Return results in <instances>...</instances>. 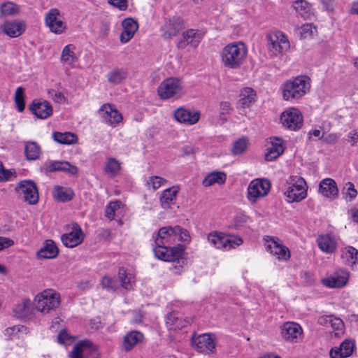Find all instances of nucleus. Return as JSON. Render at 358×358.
<instances>
[{"instance_id": "4d7b16f0", "label": "nucleus", "mask_w": 358, "mask_h": 358, "mask_svg": "<svg viewBox=\"0 0 358 358\" xmlns=\"http://www.w3.org/2000/svg\"><path fill=\"white\" fill-rule=\"evenodd\" d=\"M174 235H176V241H188L189 236L186 229L181 228L180 226H175L173 227Z\"/></svg>"}, {"instance_id": "9d476101", "label": "nucleus", "mask_w": 358, "mask_h": 358, "mask_svg": "<svg viewBox=\"0 0 358 358\" xmlns=\"http://www.w3.org/2000/svg\"><path fill=\"white\" fill-rule=\"evenodd\" d=\"M44 21L45 26L55 34H61L66 29V24L62 19L59 10L56 8H51L46 13Z\"/></svg>"}, {"instance_id": "bf43d9fd", "label": "nucleus", "mask_w": 358, "mask_h": 358, "mask_svg": "<svg viewBox=\"0 0 358 358\" xmlns=\"http://www.w3.org/2000/svg\"><path fill=\"white\" fill-rule=\"evenodd\" d=\"M315 31V27L312 24L306 23L301 27V36L303 38H311Z\"/></svg>"}, {"instance_id": "603ef678", "label": "nucleus", "mask_w": 358, "mask_h": 358, "mask_svg": "<svg viewBox=\"0 0 358 358\" xmlns=\"http://www.w3.org/2000/svg\"><path fill=\"white\" fill-rule=\"evenodd\" d=\"M248 148V140L241 138L234 143L231 152L234 155H239L244 152Z\"/></svg>"}, {"instance_id": "58836bf2", "label": "nucleus", "mask_w": 358, "mask_h": 358, "mask_svg": "<svg viewBox=\"0 0 358 358\" xmlns=\"http://www.w3.org/2000/svg\"><path fill=\"white\" fill-rule=\"evenodd\" d=\"M226 174L222 171H213L208 173L203 180L205 187H210L214 184H223L226 180Z\"/></svg>"}, {"instance_id": "4468645a", "label": "nucleus", "mask_w": 358, "mask_h": 358, "mask_svg": "<svg viewBox=\"0 0 358 358\" xmlns=\"http://www.w3.org/2000/svg\"><path fill=\"white\" fill-rule=\"evenodd\" d=\"M271 188V183L266 179L253 180L248 188V199L252 202L266 195Z\"/></svg>"}, {"instance_id": "a211bd4d", "label": "nucleus", "mask_w": 358, "mask_h": 358, "mask_svg": "<svg viewBox=\"0 0 358 358\" xmlns=\"http://www.w3.org/2000/svg\"><path fill=\"white\" fill-rule=\"evenodd\" d=\"M348 278V272L345 270H338L331 275L322 279V282L327 287L341 288L347 284Z\"/></svg>"}, {"instance_id": "cd10ccee", "label": "nucleus", "mask_w": 358, "mask_h": 358, "mask_svg": "<svg viewBox=\"0 0 358 358\" xmlns=\"http://www.w3.org/2000/svg\"><path fill=\"white\" fill-rule=\"evenodd\" d=\"M184 28V22L179 17H174L166 21L164 25V36L171 38L176 36Z\"/></svg>"}, {"instance_id": "e433bc0d", "label": "nucleus", "mask_w": 358, "mask_h": 358, "mask_svg": "<svg viewBox=\"0 0 358 358\" xmlns=\"http://www.w3.org/2000/svg\"><path fill=\"white\" fill-rule=\"evenodd\" d=\"M24 155L28 161L36 160L41 155V147L35 141L24 142Z\"/></svg>"}, {"instance_id": "774afa93", "label": "nucleus", "mask_w": 358, "mask_h": 358, "mask_svg": "<svg viewBox=\"0 0 358 358\" xmlns=\"http://www.w3.org/2000/svg\"><path fill=\"white\" fill-rule=\"evenodd\" d=\"M339 135L336 133H331L322 138V141L326 143L333 144L337 142Z\"/></svg>"}, {"instance_id": "0e129e2a", "label": "nucleus", "mask_w": 358, "mask_h": 358, "mask_svg": "<svg viewBox=\"0 0 358 358\" xmlns=\"http://www.w3.org/2000/svg\"><path fill=\"white\" fill-rule=\"evenodd\" d=\"M231 110L230 103L227 101H222L220 105V115L221 117L229 113Z\"/></svg>"}, {"instance_id": "aec40b11", "label": "nucleus", "mask_w": 358, "mask_h": 358, "mask_svg": "<svg viewBox=\"0 0 358 358\" xmlns=\"http://www.w3.org/2000/svg\"><path fill=\"white\" fill-rule=\"evenodd\" d=\"M43 167L47 172L64 171L71 175H75L78 172V168L66 161L46 162Z\"/></svg>"}, {"instance_id": "c85d7f7f", "label": "nucleus", "mask_w": 358, "mask_h": 358, "mask_svg": "<svg viewBox=\"0 0 358 358\" xmlns=\"http://www.w3.org/2000/svg\"><path fill=\"white\" fill-rule=\"evenodd\" d=\"M293 8L305 20H311L315 16L312 5L306 0H296L293 3Z\"/></svg>"}, {"instance_id": "de8ad7c7", "label": "nucleus", "mask_w": 358, "mask_h": 358, "mask_svg": "<svg viewBox=\"0 0 358 358\" xmlns=\"http://www.w3.org/2000/svg\"><path fill=\"white\" fill-rule=\"evenodd\" d=\"M127 76V72L122 69H115L107 75L108 80L113 84H119Z\"/></svg>"}, {"instance_id": "f03ea898", "label": "nucleus", "mask_w": 358, "mask_h": 358, "mask_svg": "<svg viewBox=\"0 0 358 358\" xmlns=\"http://www.w3.org/2000/svg\"><path fill=\"white\" fill-rule=\"evenodd\" d=\"M310 87V78L299 76L294 80L286 81L282 86V98L285 101H293L305 95Z\"/></svg>"}, {"instance_id": "1a4fd4ad", "label": "nucleus", "mask_w": 358, "mask_h": 358, "mask_svg": "<svg viewBox=\"0 0 358 358\" xmlns=\"http://www.w3.org/2000/svg\"><path fill=\"white\" fill-rule=\"evenodd\" d=\"M183 246L178 245L171 247L168 245H155L154 253L157 258L165 262H176L182 258L183 254Z\"/></svg>"}, {"instance_id": "f8f14e48", "label": "nucleus", "mask_w": 358, "mask_h": 358, "mask_svg": "<svg viewBox=\"0 0 358 358\" xmlns=\"http://www.w3.org/2000/svg\"><path fill=\"white\" fill-rule=\"evenodd\" d=\"M280 121L285 127L296 131L302 127L303 116L298 109L291 108L281 114Z\"/></svg>"}, {"instance_id": "7c9ffc66", "label": "nucleus", "mask_w": 358, "mask_h": 358, "mask_svg": "<svg viewBox=\"0 0 358 358\" xmlns=\"http://www.w3.org/2000/svg\"><path fill=\"white\" fill-rule=\"evenodd\" d=\"M319 192L322 196L328 198L336 196L338 189L336 182L331 178L322 180L319 185Z\"/></svg>"}, {"instance_id": "338daca9", "label": "nucleus", "mask_w": 358, "mask_h": 358, "mask_svg": "<svg viewBox=\"0 0 358 358\" xmlns=\"http://www.w3.org/2000/svg\"><path fill=\"white\" fill-rule=\"evenodd\" d=\"M348 141L350 143L352 146L358 147V131H351L349 132L348 135Z\"/></svg>"}, {"instance_id": "5fc2aeb1", "label": "nucleus", "mask_w": 358, "mask_h": 358, "mask_svg": "<svg viewBox=\"0 0 358 358\" xmlns=\"http://www.w3.org/2000/svg\"><path fill=\"white\" fill-rule=\"evenodd\" d=\"M101 284L103 287L112 291L116 290L120 286L119 281L117 279L108 276L102 278Z\"/></svg>"}, {"instance_id": "f3484780", "label": "nucleus", "mask_w": 358, "mask_h": 358, "mask_svg": "<svg viewBox=\"0 0 358 358\" xmlns=\"http://www.w3.org/2000/svg\"><path fill=\"white\" fill-rule=\"evenodd\" d=\"M192 345L195 349L203 353L212 352L215 348L214 335L203 334L192 339Z\"/></svg>"}, {"instance_id": "13d9d810", "label": "nucleus", "mask_w": 358, "mask_h": 358, "mask_svg": "<svg viewBox=\"0 0 358 358\" xmlns=\"http://www.w3.org/2000/svg\"><path fill=\"white\" fill-rule=\"evenodd\" d=\"M166 182V180L159 176H151L147 180V185L151 186L154 190L159 188Z\"/></svg>"}, {"instance_id": "423d86ee", "label": "nucleus", "mask_w": 358, "mask_h": 358, "mask_svg": "<svg viewBox=\"0 0 358 358\" xmlns=\"http://www.w3.org/2000/svg\"><path fill=\"white\" fill-rule=\"evenodd\" d=\"M268 50L271 55L277 56L289 50L290 45L286 35L280 31H274L266 36Z\"/></svg>"}, {"instance_id": "79ce46f5", "label": "nucleus", "mask_w": 358, "mask_h": 358, "mask_svg": "<svg viewBox=\"0 0 358 358\" xmlns=\"http://www.w3.org/2000/svg\"><path fill=\"white\" fill-rule=\"evenodd\" d=\"M52 137L56 142L60 144L71 145L76 143L78 141L77 136L71 132L56 131L52 134Z\"/></svg>"}, {"instance_id": "473e14b6", "label": "nucleus", "mask_w": 358, "mask_h": 358, "mask_svg": "<svg viewBox=\"0 0 358 358\" xmlns=\"http://www.w3.org/2000/svg\"><path fill=\"white\" fill-rule=\"evenodd\" d=\"M317 243L320 249L326 253H333L336 249V242L330 234L320 236Z\"/></svg>"}, {"instance_id": "a19ab883", "label": "nucleus", "mask_w": 358, "mask_h": 358, "mask_svg": "<svg viewBox=\"0 0 358 358\" xmlns=\"http://www.w3.org/2000/svg\"><path fill=\"white\" fill-rule=\"evenodd\" d=\"M118 278L121 287L127 290L131 289L135 282V277L132 273H127L124 268H120Z\"/></svg>"}, {"instance_id": "393cba45", "label": "nucleus", "mask_w": 358, "mask_h": 358, "mask_svg": "<svg viewBox=\"0 0 358 358\" xmlns=\"http://www.w3.org/2000/svg\"><path fill=\"white\" fill-rule=\"evenodd\" d=\"M176 242V235H174L172 227H162L157 236L155 237V245H168L173 244Z\"/></svg>"}, {"instance_id": "7ed1b4c3", "label": "nucleus", "mask_w": 358, "mask_h": 358, "mask_svg": "<svg viewBox=\"0 0 358 358\" xmlns=\"http://www.w3.org/2000/svg\"><path fill=\"white\" fill-rule=\"evenodd\" d=\"M34 302L38 311L47 314L59 306L60 295L54 289H45L36 295Z\"/></svg>"}, {"instance_id": "5701e85b", "label": "nucleus", "mask_w": 358, "mask_h": 358, "mask_svg": "<svg viewBox=\"0 0 358 358\" xmlns=\"http://www.w3.org/2000/svg\"><path fill=\"white\" fill-rule=\"evenodd\" d=\"M29 108L36 117L40 119H45L52 113V108L47 101L34 100Z\"/></svg>"}, {"instance_id": "052dcab7", "label": "nucleus", "mask_w": 358, "mask_h": 358, "mask_svg": "<svg viewBox=\"0 0 358 358\" xmlns=\"http://www.w3.org/2000/svg\"><path fill=\"white\" fill-rule=\"evenodd\" d=\"M343 191L345 197H349L350 200L355 199L357 194V192L355 189L354 185L350 182L345 184Z\"/></svg>"}, {"instance_id": "2f4dec72", "label": "nucleus", "mask_w": 358, "mask_h": 358, "mask_svg": "<svg viewBox=\"0 0 358 358\" xmlns=\"http://www.w3.org/2000/svg\"><path fill=\"white\" fill-rule=\"evenodd\" d=\"M143 335L137 331L129 332L124 336L122 348L126 352L130 351L136 344L141 342Z\"/></svg>"}, {"instance_id": "6e6552de", "label": "nucleus", "mask_w": 358, "mask_h": 358, "mask_svg": "<svg viewBox=\"0 0 358 358\" xmlns=\"http://www.w3.org/2000/svg\"><path fill=\"white\" fill-rule=\"evenodd\" d=\"M85 238V234L77 223L66 226V232L61 236V241L66 248H74L80 245Z\"/></svg>"}, {"instance_id": "9b49d317", "label": "nucleus", "mask_w": 358, "mask_h": 358, "mask_svg": "<svg viewBox=\"0 0 358 358\" xmlns=\"http://www.w3.org/2000/svg\"><path fill=\"white\" fill-rule=\"evenodd\" d=\"M15 190L23 195L25 201L29 204H36L38 201L39 196L36 185L32 180H22L20 182Z\"/></svg>"}, {"instance_id": "c756f323", "label": "nucleus", "mask_w": 358, "mask_h": 358, "mask_svg": "<svg viewBox=\"0 0 358 358\" xmlns=\"http://www.w3.org/2000/svg\"><path fill=\"white\" fill-rule=\"evenodd\" d=\"M284 150L282 140L278 138H273L271 140V145L265 153V159L266 161H272L278 158L283 153Z\"/></svg>"}, {"instance_id": "ddd939ff", "label": "nucleus", "mask_w": 358, "mask_h": 358, "mask_svg": "<svg viewBox=\"0 0 358 358\" xmlns=\"http://www.w3.org/2000/svg\"><path fill=\"white\" fill-rule=\"evenodd\" d=\"M266 250L279 260L286 261L290 257L288 248L283 245L279 239L274 237H267L265 239Z\"/></svg>"}, {"instance_id": "c03bdc74", "label": "nucleus", "mask_w": 358, "mask_h": 358, "mask_svg": "<svg viewBox=\"0 0 358 358\" xmlns=\"http://www.w3.org/2000/svg\"><path fill=\"white\" fill-rule=\"evenodd\" d=\"M121 169V164L115 158L110 157L107 159L103 171L106 174H110L111 176L117 175Z\"/></svg>"}, {"instance_id": "0eeeda50", "label": "nucleus", "mask_w": 358, "mask_h": 358, "mask_svg": "<svg viewBox=\"0 0 358 358\" xmlns=\"http://www.w3.org/2000/svg\"><path fill=\"white\" fill-rule=\"evenodd\" d=\"M307 185L299 176H292L285 192L289 202H299L307 196Z\"/></svg>"}, {"instance_id": "e2e57ef3", "label": "nucleus", "mask_w": 358, "mask_h": 358, "mask_svg": "<svg viewBox=\"0 0 358 358\" xmlns=\"http://www.w3.org/2000/svg\"><path fill=\"white\" fill-rule=\"evenodd\" d=\"M108 2L120 10H125L128 6L127 0H108Z\"/></svg>"}, {"instance_id": "3c124183", "label": "nucleus", "mask_w": 358, "mask_h": 358, "mask_svg": "<svg viewBox=\"0 0 358 358\" xmlns=\"http://www.w3.org/2000/svg\"><path fill=\"white\" fill-rule=\"evenodd\" d=\"M15 103L19 112L21 113L24 110V89L22 87H18L15 90Z\"/></svg>"}, {"instance_id": "dca6fc26", "label": "nucleus", "mask_w": 358, "mask_h": 358, "mask_svg": "<svg viewBox=\"0 0 358 358\" xmlns=\"http://www.w3.org/2000/svg\"><path fill=\"white\" fill-rule=\"evenodd\" d=\"M302 332V328L296 322H287L281 326V336L284 340L289 343H297Z\"/></svg>"}, {"instance_id": "49530a36", "label": "nucleus", "mask_w": 358, "mask_h": 358, "mask_svg": "<svg viewBox=\"0 0 358 358\" xmlns=\"http://www.w3.org/2000/svg\"><path fill=\"white\" fill-rule=\"evenodd\" d=\"M342 258L349 264L354 265L358 263V250L351 246L347 247L342 251Z\"/></svg>"}, {"instance_id": "39448f33", "label": "nucleus", "mask_w": 358, "mask_h": 358, "mask_svg": "<svg viewBox=\"0 0 358 358\" xmlns=\"http://www.w3.org/2000/svg\"><path fill=\"white\" fill-rule=\"evenodd\" d=\"M183 93V83L176 77H171L163 80L157 87L158 96L162 99L178 97Z\"/></svg>"}, {"instance_id": "72a5a7b5", "label": "nucleus", "mask_w": 358, "mask_h": 358, "mask_svg": "<svg viewBox=\"0 0 358 358\" xmlns=\"http://www.w3.org/2000/svg\"><path fill=\"white\" fill-rule=\"evenodd\" d=\"M58 249L52 240L45 241V245L37 252L38 259H52L58 255Z\"/></svg>"}, {"instance_id": "f257e3e1", "label": "nucleus", "mask_w": 358, "mask_h": 358, "mask_svg": "<svg viewBox=\"0 0 358 358\" xmlns=\"http://www.w3.org/2000/svg\"><path fill=\"white\" fill-rule=\"evenodd\" d=\"M248 49L242 42L227 45L221 53L222 62L229 69H238L246 57Z\"/></svg>"}, {"instance_id": "680f3d73", "label": "nucleus", "mask_w": 358, "mask_h": 358, "mask_svg": "<svg viewBox=\"0 0 358 358\" xmlns=\"http://www.w3.org/2000/svg\"><path fill=\"white\" fill-rule=\"evenodd\" d=\"M48 94L53 99V101L56 103H61L65 101V96L64 94L61 92H58L55 90H50L48 91Z\"/></svg>"}, {"instance_id": "8fccbe9b", "label": "nucleus", "mask_w": 358, "mask_h": 358, "mask_svg": "<svg viewBox=\"0 0 358 358\" xmlns=\"http://www.w3.org/2000/svg\"><path fill=\"white\" fill-rule=\"evenodd\" d=\"M122 202L120 201H111L106 208L105 215L110 220H113L115 216V213L122 206Z\"/></svg>"}, {"instance_id": "a18cd8bd", "label": "nucleus", "mask_w": 358, "mask_h": 358, "mask_svg": "<svg viewBox=\"0 0 358 358\" xmlns=\"http://www.w3.org/2000/svg\"><path fill=\"white\" fill-rule=\"evenodd\" d=\"M330 325L332 329V331L330 332L331 337L339 338L344 334V323L340 318L333 317V319L330 320Z\"/></svg>"}, {"instance_id": "f704fd0d", "label": "nucleus", "mask_w": 358, "mask_h": 358, "mask_svg": "<svg viewBox=\"0 0 358 358\" xmlns=\"http://www.w3.org/2000/svg\"><path fill=\"white\" fill-rule=\"evenodd\" d=\"M33 308L29 299H23L13 308V312L17 317L25 318L32 314Z\"/></svg>"}, {"instance_id": "37998d69", "label": "nucleus", "mask_w": 358, "mask_h": 358, "mask_svg": "<svg viewBox=\"0 0 358 358\" xmlns=\"http://www.w3.org/2000/svg\"><path fill=\"white\" fill-rule=\"evenodd\" d=\"M73 192L71 189L56 186L53 190L54 198L61 202H66L71 200Z\"/></svg>"}, {"instance_id": "c9c22d12", "label": "nucleus", "mask_w": 358, "mask_h": 358, "mask_svg": "<svg viewBox=\"0 0 358 358\" xmlns=\"http://www.w3.org/2000/svg\"><path fill=\"white\" fill-rule=\"evenodd\" d=\"M178 192V190L175 187L165 189L160 197L162 207L164 209L171 208L175 203Z\"/></svg>"}, {"instance_id": "09e8293b", "label": "nucleus", "mask_w": 358, "mask_h": 358, "mask_svg": "<svg viewBox=\"0 0 358 358\" xmlns=\"http://www.w3.org/2000/svg\"><path fill=\"white\" fill-rule=\"evenodd\" d=\"M178 322H181V318L177 316L175 313H171L166 317V324L171 329H181L185 327V324H178Z\"/></svg>"}, {"instance_id": "b1692460", "label": "nucleus", "mask_w": 358, "mask_h": 358, "mask_svg": "<svg viewBox=\"0 0 358 358\" xmlns=\"http://www.w3.org/2000/svg\"><path fill=\"white\" fill-rule=\"evenodd\" d=\"M174 117L180 123L192 125L199 121L200 113L197 111L192 112L184 108H180L175 110Z\"/></svg>"}, {"instance_id": "2eb2a0df", "label": "nucleus", "mask_w": 358, "mask_h": 358, "mask_svg": "<svg viewBox=\"0 0 358 358\" xmlns=\"http://www.w3.org/2000/svg\"><path fill=\"white\" fill-rule=\"evenodd\" d=\"M98 113L103 120L113 127H115L122 120V114L109 103L103 104Z\"/></svg>"}, {"instance_id": "6ab92c4d", "label": "nucleus", "mask_w": 358, "mask_h": 358, "mask_svg": "<svg viewBox=\"0 0 358 358\" xmlns=\"http://www.w3.org/2000/svg\"><path fill=\"white\" fill-rule=\"evenodd\" d=\"M96 350L90 341L85 340L78 342L73 348L70 354L71 358H87L92 352Z\"/></svg>"}, {"instance_id": "4be33fe9", "label": "nucleus", "mask_w": 358, "mask_h": 358, "mask_svg": "<svg viewBox=\"0 0 358 358\" xmlns=\"http://www.w3.org/2000/svg\"><path fill=\"white\" fill-rule=\"evenodd\" d=\"M203 36V33L198 29H189L182 34V38L178 42V46L180 48H185L190 44L196 47Z\"/></svg>"}, {"instance_id": "4c0bfd02", "label": "nucleus", "mask_w": 358, "mask_h": 358, "mask_svg": "<svg viewBox=\"0 0 358 358\" xmlns=\"http://www.w3.org/2000/svg\"><path fill=\"white\" fill-rule=\"evenodd\" d=\"M76 46L73 44L66 45L62 50L60 60L66 65H72L78 59L76 53Z\"/></svg>"}, {"instance_id": "6e6d98bb", "label": "nucleus", "mask_w": 358, "mask_h": 358, "mask_svg": "<svg viewBox=\"0 0 358 358\" xmlns=\"http://www.w3.org/2000/svg\"><path fill=\"white\" fill-rule=\"evenodd\" d=\"M16 177V172L15 169H6L3 163L0 161V178H2V182L11 180L12 178Z\"/></svg>"}, {"instance_id": "ea45409f", "label": "nucleus", "mask_w": 358, "mask_h": 358, "mask_svg": "<svg viewBox=\"0 0 358 358\" xmlns=\"http://www.w3.org/2000/svg\"><path fill=\"white\" fill-rule=\"evenodd\" d=\"M256 94L255 91L250 87L243 89L240 95L238 104L242 108L250 107L255 102Z\"/></svg>"}, {"instance_id": "a878e982", "label": "nucleus", "mask_w": 358, "mask_h": 358, "mask_svg": "<svg viewBox=\"0 0 358 358\" xmlns=\"http://www.w3.org/2000/svg\"><path fill=\"white\" fill-rule=\"evenodd\" d=\"M355 349V343L351 340L346 339L338 347H334L330 350L331 358H345L350 357Z\"/></svg>"}, {"instance_id": "20e7f679", "label": "nucleus", "mask_w": 358, "mask_h": 358, "mask_svg": "<svg viewBox=\"0 0 358 358\" xmlns=\"http://www.w3.org/2000/svg\"><path fill=\"white\" fill-rule=\"evenodd\" d=\"M207 240L211 246L223 250L235 248L243 242L239 236L227 235L217 231L210 233L207 236Z\"/></svg>"}, {"instance_id": "69168bd1", "label": "nucleus", "mask_w": 358, "mask_h": 358, "mask_svg": "<svg viewBox=\"0 0 358 358\" xmlns=\"http://www.w3.org/2000/svg\"><path fill=\"white\" fill-rule=\"evenodd\" d=\"M14 244L13 240L9 238L0 236V250L9 248Z\"/></svg>"}, {"instance_id": "412c9836", "label": "nucleus", "mask_w": 358, "mask_h": 358, "mask_svg": "<svg viewBox=\"0 0 358 358\" xmlns=\"http://www.w3.org/2000/svg\"><path fill=\"white\" fill-rule=\"evenodd\" d=\"M25 29L26 24L23 20L6 21L0 27V31L12 38L20 36L25 31Z\"/></svg>"}, {"instance_id": "bb28decb", "label": "nucleus", "mask_w": 358, "mask_h": 358, "mask_svg": "<svg viewBox=\"0 0 358 358\" xmlns=\"http://www.w3.org/2000/svg\"><path fill=\"white\" fill-rule=\"evenodd\" d=\"M122 31L120 35V41L123 43L129 41L138 29L137 21L132 18H126L122 22Z\"/></svg>"}, {"instance_id": "864d4df0", "label": "nucleus", "mask_w": 358, "mask_h": 358, "mask_svg": "<svg viewBox=\"0 0 358 358\" xmlns=\"http://www.w3.org/2000/svg\"><path fill=\"white\" fill-rule=\"evenodd\" d=\"M0 9L1 14L4 16L13 15L18 13L17 6L10 1L2 4Z\"/></svg>"}]
</instances>
